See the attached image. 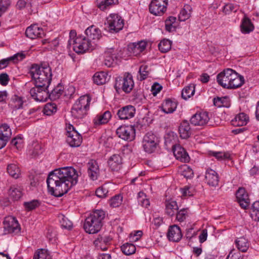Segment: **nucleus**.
<instances>
[{"label":"nucleus","mask_w":259,"mask_h":259,"mask_svg":"<svg viewBox=\"0 0 259 259\" xmlns=\"http://www.w3.org/2000/svg\"><path fill=\"white\" fill-rule=\"evenodd\" d=\"M112 238L108 235L99 236L95 240L94 243L96 246H99V244H104L107 245L111 241Z\"/></svg>","instance_id":"nucleus-51"},{"label":"nucleus","mask_w":259,"mask_h":259,"mask_svg":"<svg viewBox=\"0 0 259 259\" xmlns=\"http://www.w3.org/2000/svg\"><path fill=\"white\" fill-rule=\"evenodd\" d=\"M4 229L9 233H17L20 231V227L17 219L13 217H6L3 222Z\"/></svg>","instance_id":"nucleus-11"},{"label":"nucleus","mask_w":259,"mask_h":259,"mask_svg":"<svg viewBox=\"0 0 259 259\" xmlns=\"http://www.w3.org/2000/svg\"><path fill=\"white\" fill-rule=\"evenodd\" d=\"M177 103L170 99H166L161 105V110L166 114L173 113L177 107Z\"/></svg>","instance_id":"nucleus-29"},{"label":"nucleus","mask_w":259,"mask_h":259,"mask_svg":"<svg viewBox=\"0 0 259 259\" xmlns=\"http://www.w3.org/2000/svg\"><path fill=\"white\" fill-rule=\"evenodd\" d=\"M150 70V69L147 65L141 66L139 70L140 75L139 79L142 81L146 79L149 75Z\"/></svg>","instance_id":"nucleus-50"},{"label":"nucleus","mask_w":259,"mask_h":259,"mask_svg":"<svg viewBox=\"0 0 259 259\" xmlns=\"http://www.w3.org/2000/svg\"><path fill=\"white\" fill-rule=\"evenodd\" d=\"M108 193V189L106 185H103L99 187L96 191V195L99 198H105L107 197Z\"/></svg>","instance_id":"nucleus-53"},{"label":"nucleus","mask_w":259,"mask_h":259,"mask_svg":"<svg viewBox=\"0 0 259 259\" xmlns=\"http://www.w3.org/2000/svg\"><path fill=\"white\" fill-rule=\"evenodd\" d=\"M34 72L41 73L42 75L47 74L49 76H52V70L48 64L44 63L38 65L34 64L32 65L29 71L31 76H34Z\"/></svg>","instance_id":"nucleus-13"},{"label":"nucleus","mask_w":259,"mask_h":259,"mask_svg":"<svg viewBox=\"0 0 259 259\" xmlns=\"http://www.w3.org/2000/svg\"><path fill=\"white\" fill-rule=\"evenodd\" d=\"M39 203L36 200H33L29 202H25L24 205L28 211L32 210L38 206Z\"/></svg>","instance_id":"nucleus-58"},{"label":"nucleus","mask_w":259,"mask_h":259,"mask_svg":"<svg viewBox=\"0 0 259 259\" xmlns=\"http://www.w3.org/2000/svg\"><path fill=\"white\" fill-rule=\"evenodd\" d=\"M205 180L209 186L215 187L219 184V175L215 170L208 168L205 172Z\"/></svg>","instance_id":"nucleus-18"},{"label":"nucleus","mask_w":259,"mask_h":259,"mask_svg":"<svg viewBox=\"0 0 259 259\" xmlns=\"http://www.w3.org/2000/svg\"><path fill=\"white\" fill-rule=\"evenodd\" d=\"M10 78L6 73H3L0 74V83L2 85H6L8 84Z\"/></svg>","instance_id":"nucleus-63"},{"label":"nucleus","mask_w":259,"mask_h":259,"mask_svg":"<svg viewBox=\"0 0 259 259\" xmlns=\"http://www.w3.org/2000/svg\"><path fill=\"white\" fill-rule=\"evenodd\" d=\"M236 199L241 208L246 209L250 204L248 195L244 188L238 189L236 193Z\"/></svg>","instance_id":"nucleus-12"},{"label":"nucleus","mask_w":259,"mask_h":259,"mask_svg":"<svg viewBox=\"0 0 259 259\" xmlns=\"http://www.w3.org/2000/svg\"><path fill=\"white\" fill-rule=\"evenodd\" d=\"M91 98L87 96H81L73 104L71 113L74 118L82 119L88 114L90 108Z\"/></svg>","instance_id":"nucleus-4"},{"label":"nucleus","mask_w":259,"mask_h":259,"mask_svg":"<svg viewBox=\"0 0 259 259\" xmlns=\"http://www.w3.org/2000/svg\"><path fill=\"white\" fill-rule=\"evenodd\" d=\"M122 197L121 195H117L110 199V205L113 207L119 206L122 203Z\"/></svg>","instance_id":"nucleus-56"},{"label":"nucleus","mask_w":259,"mask_h":259,"mask_svg":"<svg viewBox=\"0 0 259 259\" xmlns=\"http://www.w3.org/2000/svg\"><path fill=\"white\" fill-rule=\"evenodd\" d=\"M209 117L207 112L197 113L190 119V122L194 125L203 126L208 122Z\"/></svg>","instance_id":"nucleus-15"},{"label":"nucleus","mask_w":259,"mask_h":259,"mask_svg":"<svg viewBox=\"0 0 259 259\" xmlns=\"http://www.w3.org/2000/svg\"><path fill=\"white\" fill-rule=\"evenodd\" d=\"M235 244L238 249L243 252H246L249 246L248 240L243 237L237 238L235 241Z\"/></svg>","instance_id":"nucleus-36"},{"label":"nucleus","mask_w":259,"mask_h":259,"mask_svg":"<svg viewBox=\"0 0 259 259\" xmlns=\"http://www.w3.org/2000/svg\"><path fill=\"white\" fill-rule=\"evenodd\" d=\"M167 236L169 241H179L182 237L180 228L177 225L170 226L168 229Z\"/></svg>","instance_id":"nucleus-24"},{"label":"nucleus","mask_w":259,"mask_h":259,"mask_svg":"<svg viewBox=\"0 0 259 259\" xmlns=\"http://www.w3.org/2000/svg\"><path fill=\"white\" fill-rule=\"evenodd\" d=\"M240 28L242 33L247 34L253 31L254 26L250 20L248 18L244 17L242 20Z\"/></svg>","instance_id":"nucleus-32"},{"label":"nucleus","mask_w":259,"mask_h":259,"mask_svg":"<svg viewBox=\"0 0 259 259\" xmlns=\"http://www.w3.org/2000/svg\"><path fill=\"white\" fill-rule=\"evenodd\" d=\"M57 110V105L54 103H47L44 107L43 112L45 115L50 116L56 113Z\"/></svg>","instance_id":"nucleus-48"},{"label":"nucleus","mask_w":259,"mask_h":259,"mask_svg":"<svg viewBox=\"0 0 259 259\" xmlns=\"http://www.w3.org/2000/svg\"><path fill=\"white\" fill-rule=\"evenodd\" d=\"M25 34L27 37L31 39L42 37L44 35L42 29L39 28L37 25L28 27L26 30Z\"/></svg>","instance_id":"nucleus-26"},{"label":"nucleus","mask_w":259,"mask_h":259,"mask_svg":"<svg viewBox=\"0 0 259 259\" xmlns=\"http://www.w3.org/2000/svg\"><path fill=\"white\" fill-rule=\"evenodd\" d=\"M24 102L22 97L14 95L12 97L9 105L14 109H19L23 107Z\"/></svg>","instance_id":"nucleus-37"},{"label":"nucleus","mask_w":259,"mask_h":259,"mask_svg":"<svg viewBox=\"0 0 259 259\" xmlns=\"http://www.w3.org/2000/svg\"><path fill=\"white\" fill-rule=\"evenodd\" d=\"M111 117L109 111H106L103 113L97 115L93 120L95 125L98 126L107 123Z\"/></svg>","instance_id":"nucleus-30"},{"label":"nucleus","mask_w":259,"mask_h":259,"mask_svg":"<svg viewBox=\"0 0 259 259\" xmlns=\"http://www.w3.org/2000/svg\"><path fill=\"white\" fill-rule=\"evenodd\" d=\"M63 92V87L60 83L55 87L50 93V99L51 100H56L59 98Z\"/></svg>","instance_id":"nucleus-41"},{"label":"nucleus","mask_w":259,"mask_h":259,"mask_svg":"<svg viewBox=\"0 0 259 259\" xmlns=\"http://www.w3.org/2000/svg\"><path fill=\"white\" fill-rule=\"evenodd\" d=\"M212 155L219 160L229 158L230 155L228 153H223L222 152H213Z\"/></svg>","instance_id":"nucleus-62"},{"label":"nucleus","mask_w":259,"mask_h":259,"mask_svg":"<svg viewBox=\"0 0 259 259\" xmlns=\"http://www.w3.org/2000/svg\"><path fill=\"white\" fill-rule=\"evenodd\" d=\"M61 217V219L60 220V222L62 227L69 230L71 229L72 227V222L63 215H62Z\"/></svg>","instance_id":"nucleus-57"},{"label":"nucleus","mask_w":259,"mask_h":259,"mask_svg":"<svg viewBox=\"0 0 259 259\" xmlns=\"http://www.w3.org/2000/svg\"><path fill=\"white\" fill-rule=\"evenodd\" d=\"M191 16V8L189 5L184 6V8L180 11L179 15V19L181 21H185Z\"/></svg>","instance_id":"nucleus-44"},{"label":"nucleus","mask_w":259,"mask_h":259,"mask_svg":"<svg viewBox=\"0 0 259 259\" xmlns=\"http://www.w3.org/2000/svg\"><path fill=\"white\" fill-rule=\"evenodd\" d=\"M187 213V209L183 208L182 209H181L179 211L177 210L176 219L178 221L180 222H183L186 218Z\"/></svg>","instance_id":"nucleus-60"},{"label":"nucleus","mask_w":259,"mask_h":259,"mask_svg":"<svg viewBox=\"0 0 259 259\" xmlns=\"http://www.w3.org/2000/svg\"><path fill=\"white\" fill-rule=\"evenodd\" d=\"M7 171L15 179L18 178L21 174L20 168L16 163L9 164L7 166Z\"/></svg>","instance_id":"nucleus-38"},{"label":"nucleus","mask_w":259,"mask_h":259,"mask_svg":"<svg viewBox=\"0 0 259 259\" xmlns=\"http://www.w3.org/2000/svg\"><path fill=\"white\" fill-rule=\"evenodd\" d=\"M174 155L176 159L182 162H187L190 157L184 148L180 145H175L172 148Z\"/></svg>","instance_id":"nucleus-22"},{"label":"nucleus","mask_w":259,"mask_h":259,"mask_svg":"<svg viewBox=\"0 0 259 259\" xmlns=\"http://www.w3.org/2000/svg\"><path fill=\"white\" fill-rule=\"evenodd\" d=\"M67 137L66 142L72 147H78L82 143V137L77 131H72Z\"/></svg>","instance_id":"nucleus-23"},{"label":"nucleus","mask_w":259,"mask_h":259,"mask_svg":"<svg viewBox=\"0 0 259 259\" xmlns=\"http://www.w3.org/2000/svg\"><path fill=\"white\" fill-rule=\"evenodd\" d=\"M11 135V130L7 124L0 125V149L6 145Z\"/></svg>","instance_id":"nucleus-16"},{"label":"nucleus","mask_w":259,"mask_h":259,"mask_svg":"<svg viewBox=\"0 0 259 259\" xmlns=\"http://www.w3.org/2000/svg\"><path fill=\"white\" fill-rule=\"evenodd\" d=\"M250 215L254 220L259 221V201H255L252 204Z\"/></svg>","instance_id":"nucleus-49"},{"label":"nucleus","mask_w":259,"mask_h":259,"mask_svg":"<svg viewBox=\"0 0 259 259\" xmlns=\"http://www.w3.org/2000/svg\"><path fill=\"white\" fill-rule=\"evenodd\" d=\"M88 173L91 180L94 181L98 179L99 175V168L96 161L92 160L88 163Z\"/></svg>","instance_id":"nucleus-28"},{"label":"nucleus","mask_w":259,"mask_h":259,"mask_svg":"<svg viewBox=\"0 0 259 259\" xmlns=\"http://www.w3.org/2000/svg\"><path fill=\"white\" fill-rule=\"evenodd\" d=\"M179 134L181 138L186 139L190 137L191 135V131L189 123L187 120L183 121L179 128Z\"/></svg>","instance_id":"nucleus-31"},{"label":"nucleus","mask_w":259,"mask_h":259,"mask_svg":"<svg viewBox=\"0 0 259 259\" xmlns=\"http://www.w3.org/2000/svg\"><path fill=\"white\" fill-rule=\"evenodd\" d=\"M134 87L133 76L130 73L126 72L123 76L116 78L114 88L117 92L121 89L125 93H130Z\"/></svg>","instance_id":"nucleus-5"},{"label":"nucleus","mask_w":259,"mask_h":259,"mask_svg":"<svg viewBox=\"0 0 259 259\" xmlns=\"http://www.w3.org/2000/svg\"><path fill=\"white\" fill-rule=\"evenodd\" d=\"M108 79L107 73L103 71L97 72L93 76L94 82L98 85L105 83Z\"/></svg>","instance_id":"nucleus-35"},{"label":"nucleus","mask_w":259,"mask_h":259,"mask_svg":"<svg viewBox=\"0 0 259 259\" xmlns=\"http://www.w3.org/2000/svg\"><path fill=\"white\" fill-rule=\"evenodd\" d=\"M11 5L10 0H0V14L5 12Z\"/></svg>","instance_id":"nucleus-59"},{"label":"nucleus","mask_w":259,"mask_h":259,"mask_svg":"<svg viewBox=\"0 0 259 259\" xmlns=\"http://www.w3.org/2000/svg\"><path fill=\"white\" fill-rule=\"evenodd\" d=\"M97 6L100 10L104 11L109 8L107 0H97Z\"/></svg>","instance_id":"nucleus-64"},{"label":"nucleus","mask_w":259,"mask_h":259,"mask_svg":"<svg viewBox=\"0 0 259 259\" xmlns=\"http://www.w3.org/2000/svg\"><path fill=\"white\" fill-rule=\"evenodd\" d=\"M248 121V117L244 113L237 115L232 120V124L235 126H241L246 125Z\"/></svg>","instance_id":"nucleus-33"},{"label":"nucleus","mask_w":259,"mask_h":259,"mask_svg":"<svg viewBox=\"0 0 259 259\" xmlns=\"http://www.w3.org/2000/svg\"><path fill=\"white\" fill-rule=\"evenodd\" d=\"M213 101L214 105L218 107H228L230 105V103L228 102V98L227 97L215 98L213 99Z\"/></svg>","instance_id":"nucleus-43"},{"label":"nucleus","mask_w":259,"mask_h":259,"mask_svg":"<svg viewBox=\"0 0 259 259\" xmlns=\"http://www.w3.org/2000/svg\"><path fill=\"white\" fill-rule=\"evenodd\" d=\"M121 250L124 254L130 255L135 252L136 248L133 244L126 243L121 246Z\"/></svg>","instance_id":"nucleus-42"},{"label":"nucleus","mask_w":259,"mask_h":259,"mask_svg":"<svg viewBox=\"0 0 259 259\" xmlns=\"http://www.w3.org/2000/svg\"><path fill=\"white\" fill-rule=\"evenodd\" d=\"M171 42L167 39H163L158 44L159 51L162 53L168 52L171 48Z\"/></svg>","instance_id":"nucleus-46"},{"label":"nucleus","mask_w":259,"mask_h":259,"mask_svg":"<svg viewBox=\"0 0 259 259\" xmlns=\"http://www.w3.org/2000/svg\"><path fill=\"white\" fill-rule=\"evenodd\" d=\"M195 86L194 84H190L186 86L182 91V97L187 100L193 96L195 93Z\"/></svg>","instance_id":"nucleus-39"},{"label":"nucleus","mask_w":259,"mask_h":259,"mask_svg":"<svg viewBox=\"0 0 259 259\" xmlns=\"http://www.w3.org/2000/svg\"><path fill=\"white\" fill-rule=\"evenodd\" d=\"M105 217V213L102 210H96L93 211L85 220L83 228L86 232L89 234L98 233L103 226V220Z\"/></svg>","instance_id":"nucleus-3"},{"label":"nucleus","mask_w":259,"mask_h":259,"mask_svg":"<svg viewBox=\"0 0 259 259\" xmlns=\"http://www.w3.org/2000/svg\"><path fill=\"white\" fill-rule=\"evenodd\" d=\"M84 35L94 42L99 40L102 36L100 30L94 25L89 27L85 30Z\"/></svg>","instance_id":"nucleus-20"},{"label":"nucleus","mask_w":259,"mask_h":259,"mask_svg":"<svg viewBox=\"0 0 259 259\" xmlns=\"http://www.w3.org/2000/svg\"><path fill=\"white\" fill-rule=\"evenodd\" d=\"M244 83L243 76L239 75V76L233 80V82L230 84L228 89H236L240 87Z\"/></svg>","instance_id":"nucleus-52"},{"label":"nucleus","mask_w":259,"mask_h":259,"mask_svg":"<svg viewBox=\"0 0 259 259\" xmlns=\"http://www.w3.org/2000/svg\"><path fill=\"white\" fill-rule=\"evenodd\" d=\"M119 138L126 141H132L135 137V129L133 125H122L116 130Z\"/></svg>","instance_id":"nucleus-10"},{"label":"nucleus","mask_w":259,"mask_h":259,"mask_svg":"<svg viewBox=\"0 0 259 259\" xmlns=\"http://www.w3.org/2000/svg\"><path fill=\"white\" fill-rule=\"evenodd\" d=\"M49 85L42 86V87H35L30 89L29 93L31 97L36 101L40 102L46 101L50 98V93L48 88Z\"/></svg>","instance_id":"nucleus-8"},{"label":"nucleus","mask_w":259,"mask_h":259,"mask_svg":"<svg viewBox=\"0 0 259 259\" xmlns=\"http://www.w3.org/2000/svg\"><path fill=\"white\" fill-rule=\"evenodd\" d=\"M117 58V55L113 48L108 49L105 53V65L108 67H111L116 63Z\"/></svg>","instance_id":"nucleus-27"},{"label":"nucleus","mask_w":259,"mask_h":259,"mask_svg":"<svg viewBox=\"0 0 259 259\" xmlns=\"http://www.w3.org/2000/svg\"><path fill=\"white\" fill-rule=\"evenodd\" d=\"M159 143V138L152 132H148L144 136L142 146L145 152L152 153L156 149Z\"/></svg>","instance_id":"nucleus-6"},{"label":"nucleus","mask_w":259,"mask_h":259,"mask_svg":"<svg viewBox=\"0 0 259 259\" xmlns=\"http://www.w3.org/2000/svg\"><path fill=\"white\" fill-rule=\"evenodd\" d=\"M23 143V139L20 136H17L14 138L11 142V145L15 146L17 149H19L22 147Z\"/></svg>","instance_id":"nucleus-61"},{"label":"nucleus","mask_w":259,"mask_h":259,"mask_svg":"<svg viewBox=\"0 0 259 259\" xmlns=\"http://www.w3.org/2000/svg\"><path fill=\"white\" fill-rule=\"evenodd\" d=\"M167 0H152L149 9V12L154 15H161L166 10Z\"/></svg>","instance_id":"nucleus-9"},{"label":"nucleus","mask_w":259,"mask_h":259,"mask_svg":"<svg viewBox=\"0 0 259 259\" xmlns=\"http://www.w3.org/2000/svg\"><path fill=\"white\" fill-rule=\"evenodd\" d=\"M107 26L105 29L111 33H116L121 30L124 25L123 20L117 14H112L107 19Z\"/></svg>","instance_id":"nucleus-7"},{"label":"nucleus","mask_w":259,"mask_h":259,"mask_svg":"<svg viewBox=\"0 0 259 259\" xmlns=\"http://www.w3.org/2000/svg\"><path fill=\"white\" fill-rule=\"evenodd\" d=\"M136 113V109L132 105H126L120 108L117 115L120 119L127 120L133 118Z\"/></svg>","instance_id":"nucleus-14"},{"label":"nucleus","mask_w":259,"mask_h":259,"mask_svg":"<svg viewBox=\"0 0 259 259\" xmlns=\"http://www.w3.org/2000/svg\"><path fill=\"white\" fill-rule=\"evenodd\" d=\"M137 198L139 204L142 206L147 208L150 205V201L143 192H139Z\"/></svg>","instance_id":"nucleus-45"},{"label":"nucleus","mask_w":259,"mask_h":259,"mask_svg":"<svg viewBox=\"0 0 259 259\" xmlns=\"http://www.w3.org/2000/svg\"><path fill=\"white\" fill-rule=\"evenodd\" d=\"M178 206L176 201H166L165 203V212L170 217H172L177 212Z\"/></svg>","instance_id":"nucleus-34"},{"label":"nucleus","mask_w":259,"mask_h":259,"mask_svg":"<svg viewBox=\"0 0 259 259\" xmlns=\"http://www.w3.org/2000/svg\"><path fill=\"white\" fill-rule=\"evenodd\" d=\"M78 175L72 167H64L51 171L47 180L49 193L61 197L77 182Z\"/></svg>","instance_id":"nucleus-1"},{"label":"nucleus","mask_w":259,"mask_h":259,"mask_svg":"<svg viewBox=\"0 0 259 259\" xmlns=\"http://www.w3.org/2000/svg\"><path fill=\"white\" fill-rule=\"evenodd\" d=\"M122 159L119 154H113L108 160V165L112 171H118L121 167Z\"/></svg>","instance_id":"nucleus-21"},{"label":"nucleus","mask_w":259,"mask_h":259,"mask_svg":"<svg viewBox=\"0 0 259 259\" xmlns=\"http://www.w3.org/2000/svg\"><path fill=\"white\" fill-rule=\"evenodd\" d=\"M34 76L31 77L35 81V86L42 87L50 85L52 81V76L49 77L47 74L42 75L37 72H34Z\"/></svg>","instance_id":"nucleus-17"},{"label":"nucleus","mask_w":259,"mask_h":259,"mask_svg":"<svg viewBox=\"0 0 259 259\" xmlns=\"http://www.w3.org/2000/svg\"><path fill=\"white\" fill-rule=\"evenodd\" d=\"M33 259H51V258L48 250L39 249L34 254Z\"/></svg>","instance_id":"nucleus-47"},{"label":"nucleus","mask_w":259,"mask_h":259,"mask_svg":"<svg viewBox=\"0 0 259 259\" xmlns=\"http://www.w3.org/2000/svg\"><path fill=\"white\" fill-rule=\"evenodd\" d=\"M9 195L11 198L14 200H18L22 196V192L19 187L12 186L9 190Z\"/></svg>","instance_id":"nucleus-40"},{"label":"nucleus","mask_w":259,"mask_h":259,"mask_svg":"<svg viewBox=\"0 0 259 259\" xmlns=\"http://www.w3.org/2000/svg\"><path fill=\"white\" fill-rule=\"evenodd\" d=\"M239 9V6L233 4H226L223 8V12L226 14H229L231 12H236Z\"/></svg>","instance_id":"nucleus-54"},{"label":"nucleus","mask_w":259,"mask_h":259,"mask_svg":"<svg viewBox=\"0 0 259 259\" xmlns=\"http://www.w3.org/2000/svg\"><path fill=\"white\" fill-rule=\"evenodd\" d=\"M146 45V42L141 41L138 42L133 43L132 46L134 52H142L145 49Z\"/></svg>","instance_id":"nucleus-55"},{"label":"nucleus","mask_w":259,"mask_h":259,"mask_svg":"<svg viewBox=\"0 0 259 259\" xmlns=\"http://www.w3.org/2000/svg\"><path fill=\"white\" fill-rule=\"evenodd\" d=\"M25 57V55L24 54L18 53L7 58L2 59L0 60V70L6 68L10 62L15 63L19 61H21Z\"/></svg>","instance_id":"nucleus-25"},{"label":"nucleus","mask_w":259,"mask_h":259,"mask_svg":"<svg viewBox=\"0 0 259 259\" xmlns=\"http://www.w3.org/2000/svg\"><path fill=\"white\" fill-rule=\"evenodd\" d=\"M70 39L68 42V46L72 45L73 50L77 54H83L88 51H92L95 49V43L88 39L84 35L76 36V32L72 30L70 32Z\"/></svg>","instance_id":"nucleus-2"},{"label":"nucleus","mask_w":259,"mask_h":259,"mask_svg":"<svg viewBox=\"0 0 259 259\" xmlns=\"http://www.w3.org/2000/svg\"><path fill=\"white\" fill-rule=\"evenodd\" d=\"M232 73V69L227 68L218 74L217 80L218 83L224 88H228L229 79Z\"/></svg>","instance_id":"nucleus-19"}]
</instances>
